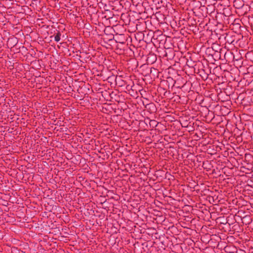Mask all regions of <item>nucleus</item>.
Instances as JSON below:
<instances>
[{"label":"nucleus","instance_id":"20e7f679","mask_svg":"<svg viewBox=\"0 0 253 253\" xmlns=\"http://www.w3.org/2000/svg\"><path fill=\"white\" fill-rule=\"evenodd\" d=\"M202 158L195 153H191V168L195 169H197L201 166Z\"/></svg>","mask_w":253,"mask_h":253},{"label":"nucleus","instance_id":"0eeeda50","mask_svg":"<svg viewBox=\"0 0 253 253\" xmlns=\"http://www.w3.org/2000/svg\"><path fill=\"white\" fill-rule=\"evenodd\" d=\"M199 118H196L194 120L191 119V129L192 131L201 130V128H202V123L199 120Z\"/></svg>","mask_w":253,"mask_h":253},{"label":"nucleus","instance_id":"9b49d317","mask_svg":"<svg viewBox=\"0 0 253 253\" xmlns=\"http://www.w3.org/2000/svg\"><path fill=\"white\" fill-rule=\"evenodd\" d=\"M201 89L199 81H195V82H191V90L199 91Z\"/></svg>","mask_w":253,"mask_h":253},{"label":"nucleus","instance_id":"423d86ee","mask_svg":"<svg viewBox=\"0 0 253 253\" xmlns=\"http://www.w3.org/2000/svg\"><path fill=\"white\" fill-rule=\"evenodd\" d=\"M191 102L192 104H200L203 100L202 96L200 95L199 91L191 90Z\"/></svg>","mask_w":253,"mask_h":253},{"label":"nucleus","instance_id":"412c9836","mask_svg":"<svg viewBox=\"0 0 253 253\" xmlns=\"http://www.w3.org/2000/svg\"><path fill=\"white\" fill-rule=\"evenodd\" d=\"M189 124H190V122H188V123H187V124L186 125L184 126H185V127H187V126H189Z\"/></svg>","mask_w":253,"mask_h":253},{"label":"nucleus","instance_id":"7ed1b4c3","mask_svg":"<svg viewBox=\"0 0 253 253\" xmlns=\"http://www.w3.org/2000/svg\"><path fill=\"white\" fill-rule=\"evenodd\" d=\"M200 192L199 186L198 184H195L193 187V189H192V191L191 192V208H192V211H195V209H193V207L195 206L197 207V206L195 204V200L197 199L198 197L197 196V194ZM196 211L201 212L200 211L197 210L195 209Z\"/></svg>","mask_w":253,"mask_h":253},{"label":"nucleus","instance_id":"6ab92c4d","mask_svg":"<svg viewBox=\"0 0 253 253\" xmlns=\"http://www.w3.org/2000/svg\"><path fill=\"white\" fill-rule=\"evenodd\" d=\"M194 185L195 184L194 181H193V182H191V192L192 191V189H193V187Z\"/></svg>","mask_w":253,"mask_h":253},{"label":"nucleus","instance_id":"1a4fd4ad","mask_svg":"<svg viewBox=\"0 0 253 253\" xmlns=\"http://www.w3.org/2000/svg\"><path fill=\"white\" fill-rule=\"evenodd\" d=\"M201 130H198V131H192V129H191V139H192L191 140L194 141H198L199 140L201 137L202 136V134L201 133Z\"/></svg>","mask_w":253,"mask_h":253},{"label":"nucleus","instance_id":"f257e3e1","mask_svg":"<svg viewBox=\"0 0 253 253\" xmlns=\"http://www.w3.org/2000/svg\"><path fill=\"white\" fill-rule=\"evenodd\" d=\"M208 8L202 6L200 0L192 1L191 3V32L195 35V39L200 38L199 29L200 25L203 19V11Z\"/></svg>","mask_w":253,"mask_h":253},{"label":"nucleus","instance_id":"f03ea898","mask_svg":"<svg viewBox=\"0 0 253 253\" xmlns=\"http://www.w3.org/2000/svg\"><path fill=\"white\" fill-rule=\"evenodd\" d=\"M195 35H192V32H191V47L192 46V44H194V46L197 44L199 42V38L197 39H195ZM195 51H193L192 53L191 52V62H196L197 67L199 65H202L201 62L200 60L201 58L200 55L198 54L199 50H197L196 47H194Z\"/></svg>","mask_w":253,"mask_h":253},{"label":"nucleus","instance_id":"4468645a","mask_svg":"<svg viewBox=\"0 0 253 253\" xmlns=\"http://www.w3.org/2000/svg\"><path fill=\"white\" fill-rule=\"evenodd\" d=\"M198 76L196 74H193V73H191V82H195V81H200L201 76L200 75H198Z\"/></svg>","mask_w":253,"mask_h":253},{"label":"nucleus","instance_id":"5701e85b","mask_svg":"<svg viewBox=\"0 0 253 253\" xmlns=\"http://www.w3.org/2000/svg\"><path fill=\"white\" fill-rule=\"evenodd\" d=\"M221 217H218L216 219V220H219Z\"/></svg>","mask_w":253,"mask_h":253},{"label":"nucleus","instance_id":"b1692460","mask_svg":"<svg viewBox=\"0 0 253 253\" xmlns=\"http://www.w3.org/2000/svg\"><path fill=\"white\" fill-rule=\"evenodd\" d=\"M233 224V222H232L231 224H229V225H231Z\"/></svg>","mask_w":253,"mask_h":253},{"label":"nucleus","instance_id":"f3484780","mask_svg":"<svg viewBox=\"0 0 253 253\" xmlns=\"http://www.w3.org/2000/svg\"><path fill=\"white\" fill-rule=\"evenodd\" d=\"M60 36L61 34L59 32H58L54 37L55 41L58 42L60 40Z\"/></svg>","mask_w":253,"mask_h":253},{"label":"nucleus","instance_id":"2eb2a0df","mask_svg":"<svg viewBox=\"0 0 253 253\" xmlns=\"http://www.w3.org/2000/svg\"><path fill=\"white\" fill-rule=\"evenodd\" d=\"M194 214L195 213H193V212L191 211V221H199L200 219L199 216H195Z\"/></svg>","mask_w":253,"mask_h":253},{"label":"nucleus","instance_id":"aec40b11","mask_svg":"<svg viewBox=\"0 0 253 253\" xmlns=\"http://www.w3.org/2000/svg\"><path fill=\"white\" fill-rule=\"evenodd\" d=\"M183 208H184L183 210L186 211L188 208V206H185Z\"/></svg>","mask_w":253,"mask_h":253},{"label":"nucleus","instance_id":"dca6fc26","mask_svg":"<svg viewBox=\"0 0 253 253\" xmlns=\"http://www.w3.org/2000/svg\"><path fill=\"white\" fill-rule=\"evenodd\" d=\"M222 53V50L220 51H215L213 56H214L216 58L220 59L221 56V54Z\"/></svg>","mask_w":253,"mask_h":253},{"label":"nucleus","instance_id":"4be33fe9","mask_svg":"<svg viewBox=\"0 0 253 253\" xmlns=\"http://www.w3.org/2000/svg\"><path fill=\"white\" fill-rule=\"evenodd\" d=\"M35 227L36 229H40V227H39V226H35Z\"/></svg>","mask_w":253,"mask_h":253},{"label":"nucleus","instance_id":"6e6552de","mask_svg":"<svg viewBox=\"0 0 253 253\" xmlns=\"http://www.w3.org/2000/svg\"><path fill=\"white\" fill-rule=\"evenodd\" d=\"M198 170L199 169H195L191 168V181H194V184H198L199 177L200 176V173L198 171Z\"/></svg>","mask_w":253,"mask_h":253},{"label":"nucleus","instance_id":"39448f33","mask_svg":"<svg viewBox=\"0 0 253 253\" xmlns=\"http://www.w3.org/2000/svg\"><path fill=\"white\" fill-rule=\"evenodd\" d=\"M192 104L191 102V119L194 120L196 118H201V112L200 111V105L197 104Z\"/></svg>","mask_w":253,"mask_h":253},{"label":"nucleus","instance_id":"9d476101","mask_svg":"<svg viewBox=\"0 0 253 253\" xmlns=\"http://www.w3.org/2000/svg\"><path fill=\"white\" fill-rule=\"evenodd\" d=\"M202 65H199L197 67L196 62H191V73L197 74V75L200 72V68Z\"/></svg>","mask_w":253,"mask_h":253},{"label":"nucleus","instance_id":"ddd939ff","mask_svg":"<svg viewBox=\"0 0 253 253\" xmlns=\"http://www.w3.org/2000/svg\"><path fill=\"white\" fill-rule=\"evenodd\" d=\"M197 141H194L191 140V147H192V149H191V153H194V151H196L197 149Z\"/></svg>","mask_w":253,"mask_h":253},{"label":"nucleus","instance_id":"a211bd4d","mask_svg":"<svg viewBox=\"0 0 253 253\" xmlns=\"http://www.w3.org/2000/svg\"><path fill=\"white\" fill-rule=\"evenodd\" d=\"M245 159H249V158H251V159H253L252 156L251 154H245Z\"/></svg>","mask_w":253,"mask_h":253},{"label":"nucleus","instance_id":"f8f14e48","mask_svg":"<svg viewBox=\"0 0 253 253\" xmlns=\"http://www.w3.org/2000/svg\"><path fill=\"white\" fill-rule=\"evenodd\" d=\"M233 3L236 8H242L244 5V1L242 0H235Z\"/></svg>","mask_w":253,"mask_h":253}]
</instances>
